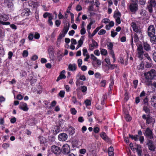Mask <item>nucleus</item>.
<instances>
[{
	"label": "nucleus",
	"mask_w": 156,
	"mask_h": 156,
	"mask_svg": "<svg viewBox=\"0 0 156 156\" xmlns=\"http://www.w3.org/2000/svg\"><path fill=\"white\" fill-rule=\"evenodd\" d=\"M142 117L144 119L146 120V123L147 124H149L153 121L154 122V119L149 115H146L144 114L142 115Z\"/></svg>",
	"instance_id": "nucleus-7"
},
{
	"label": "nucleus",
	"mask_w": 156,
	"mask_h": 156,
	"mask_svg": "<svg viewBox=\"0 0 156 156\" xmlns=\"http://www.w3.org/2000/svg\"><path fill=\"white\" fill-rule=\"evenodd\" d=\"M114 149L113 147H110L108 150V153L109 156H113L114 155L113 152Z\"/></svg>",
	"instance_id": "nucleus-21"
},
{
	"label": "nucleus",
	"mask_w": 156,
	"mask_h": 156,
	"mask_svg": "<svg viewBox=\"0 0 156 156\" xmlns=\"http://www.w3.org/2000/svg\"><path fill=\"white\" fill-rule=\"evenodd\" d=\"M65 34L63 33V32H62V33H61L58 36L57 39V42H60L62 38L65 37Z\"/></svg>",
	"instance_id": "nucleus-26"
},
{
	"label": "nucleus",
	"mask_w": 156,
	"mask_h": 156,
	"mask_svg": "<svg viewBox=\"0 0 156 156\" xmlns=\"http://www.w3.org/2000/svg\"><path fill=\"white\" fill-rule=\"evenodd\" d=\"M51 150L52 152L56 154H59L61 152L60 148L55 145H53L51 147Z\"/></svg>",
	"instance_id": "nucleus-6"
},
{
	"label": "nucleus",
	"mask_w": 156,
	"mask_h": 156,
	"mask_svg": "<svg viewBox=\"0 0 156 156\" xmlns=\"http://www.w3.org/2000/svg\"><path fill=\"white\" fill-rule=\"evenodd\" d=\"M101 137L104 140H109V138L106 135V134L104 132H102L100 134Z\"/></svg>",
	"instance_id": "nucleus-23"
},
{
	"label": "nucleus",
	"mask_w": 156,
	"mask_h": 156,
	"mask_svg": "<svg viewBox=\"0 0 156 156\" xmlns=\"http://www.w3.org/2000/svg\"><path fill=\"white\" fill-rule=\"evenodd\" d=\"M131 26L132 27L133 30L135 32L139 34H141V30L138 29L137 26H136V23L134 22H132L131 23Z\"/></svg>",
	"instance_id": "nucleus-8"
},
{
	"label": "nucleus",
	"mask_w": 156,
	"mask_h": 156,
	"mask_svg": "<svg viewBox=\"0 0 156 156\" xmlns=\"http://www.w3.org/2000/svg\"><path fill=\"white\" fill-rule=\"evenodd\" d=\"M153 59L156 62V52H154L153 54Z\"/></svg>",
	"instance_id": "nucleus-64"
},
{
	"label": "nucleus",
	"mask_w": 156,
	"mask_h": 156,
	"mask_svg": "<svg viewBox=\"0 0 156 156\" xmlns=\"http://www.w3.org/2000/svg\"><path fill=\"white\" fill-rule=\"evenodd\" d=\"M98 46V44L97 42L95 41L92 40V44L89 45V48L90 50H92L94 49V47H97Z\"/></svg>",
	"instance_id": "nucleus-17"
},
{
	"label": "nucleus",
	"mask_w": 156,
	"mask_h": 156,
	"mask_svg": "<svg viewBox=\"0 0 156 156\" xmlns=\"http://www.w3.org/2000/svg\"><path fill=\"white\" fill-rule=\"evenodd\" d=\"M19 108L25 111H27L28 110V108L27 106V104L24 102L20 103Z\"/></svg>",
	"instance_id": "nucleus-14"
},
{
	"label": "nucleus",
	"mask_w": 156,
	"mask_h": 156,
	"mask_svg": "<svg viewBox=\"0 0 156 156\" xmlns=\"http://www.w3.org/2000/svg\"><path fill=\"white\" fill-rule=\"evenodd\" d=\"M62 151L65 154H68L70 151L69 146L67 144L64 145L62 147Z\"/></svg>",
	"instance_id": "nucleus-9"
},
{
	"label": "nucleus",
	"mask_w": 156,
	"mask_h": 156,
	"mask_svg": "<svg viewBox=\"0 0 156 156\" xmlns=\"http://www.w3.org/2000/svg\"><path fill=\"white\" fill-rule=\"evenodd\" d=\"M72 100L74 104H76L77 105H79L80 106H81L82 105L80 102H79L77 100L76 97L75 96H73L72 97Z\"/></svg>",
	"instance_id": "nucleus-20"
},
{
	"label": "nucleus",
	"mask_w": 156,
	"mask_h": 156,
	"mask_svg": "<svg viewBox=\"0 0 156 156\" xmlns=\"http://www.w3.org/2000/svg\"><path fill=\"white\" fill-rule=\"evenodd\" d=\"M82 9L81 6L80 5H78L76 6V10L77 11H81Z\"/></svg>",
	"instance_id": "nucleus-56"
},
{
	"label": "nucleus",
	"mask_w": 156,
	"mask_h": 156,
	"mask_svg": "<svg viewBox=\"0 0 156 156\" xmlns=\"http://www.w3.org/2000/svg\"><path fill=\"white\" fill-rule=\"evenodd\" d=\"M68 138L67 135L65 133L60 134L58 136L59 140L61 141H64L67 140Z\"/></svg>",
	"instance_id": "nucleus-11"
},
{
	"label": "nucleus",
	"mask_w": 156,
	"mask_h": 156,
	"mask_svg": "<svg viewBox=\"0 0 156 156\" xmlns=\"http://www.w3.org/2000/svg\"><path fill=\"white\" fill-rule=\"evenodd\" d=\"M70 112L73 115L76 114V111L74 108H72L70 109Z\"/></svg>",
	"instance_id": "nucleus-41"
},
{
	"label": "nucleus",
	"mask_w": 156,
	"mask_h": 156,
	"mask_svg": "<svg viewBox=\"0 0 156 156\" xmlns=\"http://www.w3.org/2000/svg\"><path fill=\"white\" fill-rule=\"evenodd\" d=\"M134 41L135 42H137L139 40L138 36L137 35L135 34L134 35Z\"/></svg>",
	"instance_id": "nucleus-44"
},
{
	"label": "nucleus",
	"mask_w": 156,
	"mask_h": 156,
	"mask_svg": "<svg viewBox=\"0 0 156 156\" xmlns=\"http://www.w3.org/2000/svg\"><path fill=\"white\" fill-rule=\"evenodd\" d=\"M138 83V80H135L133 81V84L134 85V87L136 88L137 87V84Z\"/></svg>",
	"instance_id": "nucleus-57"
},
{
	"label": "nucleus",
	"mask_w": 156,
	"mask_h": 156,
	"mask_svg": "<svg viewBox=\"0 0 156 156\" xmlns=\"http://www.w3.org/2000/svg\"><path fill=\"white\" fill-rule=\"evenodd\" d=\"M4 5L8 8H12L13 7V4L11 0H4Z\"/></svg>",
	"instance_id": "nucleus-10"
},
{
	"label": "nucleus",
	"mask_w": 156,
	"mask_h": 156,
	"mask_svg": "<svg viewBox=\"0 0 156 156\" xmlns=\"http://www.w3.org/2000/svg\"><path fill=\"white\" fill-rule=\"evenodd\" d=\"M115 66V65L109 64L108 66V68L109 69H114Z\"/></svg>",
	"instance_id": "nucleus-52"
},
{
	"label": "nucleus",
	"mask_w": 156,
	"mask_h": 156,
	"mask_svg": "<svg viewBox=\"0 0 156 156\" xmlns=\"http://www.w3.org/2000/svg\"><path fill=\"white\" fill-rule=\"evenodd\" d=\"M143 47L144 50L147 51H148L151 49V47L150 45L147 42L144 43Z\"/></svg>",
	"instance_id": "nucleus-19"
},
{
	"label": "nucleus",
	"mask_w": 156,
	"mask_h": 156,
	"mask_svg": "<svg viewBox=\"0 0 156 156\" xmlns=\"http://www.w3.org/2000/svg\"><path fill=\"white\" fill-rule=\"evenodd\" d=\"M99 131V129L98 127H94V131L95 133H98Z\"/></svg>",
	"instance_id": "nucleus-62"
},
{
	"label": "nucleus",
	"mask_w": 156,
	"mask_h": 156,
	"mask_svg": "<svg viewBox=\"0 0 156 156\" xmlns=\"http://www.w3.org/2000/svg\"><path fill=\"white\" fill-rule=\"evenodd\" d=\"M145 57L147 58V59L149 61L151 62L152 60L150 56L147 53H146L144 54Z\"/></svg>",
	"instance_id": "nucleus-40"
},
{
	"label": "nucleus",
	"mask_w": 156,
	"mask_h": 156,
	"mask_svg": "<svg viewBox=\"0 0 156 156\" xmlns=\"http://www.w3.org/2000/svg\"><path fill=\"white\" fill-rule=\"evenodd\" d=\"M57 128L55 129V130H53V133L55 134H56L58 133L60 131V129L58 127H56Z\"/></svg>",
	"instance_id": "nucleus-39"
},
{
	"label": "nucleus",
	"mask_w": 156,
	"mask_h": 156,
	"mask_svg": "<svg viewBox=\"0 0 156 156\" xmlns=\"http://www.w3.org/2000/svg\"><path fill=\"white\" fill-rule=\"evenodd\" d=\"M78 66L79 67H81V65L82 63V60L81 59H79L77 61Z\"/></svg>",
	"instance_id": "nucleus-48"
},
{
	"label": "nucleus",
	"mask_w": 156,
	"mask_h": 156,
	"mask_svg": "<svg viewBox=\"0 0 156 156\" xmlns=\"http://www.w3.org/2000/svg\"><path fill=\"white\" fill-rule=\"evenodd\" d=\"M151 105L154 107H156V96H153L151 98Z\"/></svg>",
	"instance_id": "nucleus-18"
},
{
	"label": "nucleus",
	"mask_w": 156,
	"mask_h": 156,
	"mask_svg": "<svg viewBox=\"0 0 156 156\" xmlns=\"http://www.w3.org/2000/svg\"><path fill=\"white\" fill-rule=\"evenodd\" d=\"M107 46L108 49H109V50L112 49L113 45L112 42H108L107 44Z\"/></svg>",
	"instance_id": "nucleus-31"
},
{
	"label": "nucleus",
	"mask_w": 156,
	"mask_h": 156,
	"mask_svg": "<svg viewBox=\"0 0 156 156\" xmlns=\"http://www.w3.org/2000/svg\"><path fill=\"white\" fill-rule=\"evenodd\" d=\"M68 30L69 28L67 26L65 27L63 30V33L64 34H66L67 33Z\"/></svg>",
	"instance_id": "nucleus-43"
},
{
	"label": "nucleus",
	"mask_w": 156,
	"mask_h": 156,
	"mask_svg": "<svg viewBox=\"0 0 156 156\" xmlns=\"http://www.w3.org/2000/svg\"><path fill=\"white\" fill-rule=\"evenodd\" d=\"M144 106H147L148 105V99L147 97H146L144 100Z\"/></svg>",
	"instance_id": "nucleus-47"
},
{
	"label": "nucleus",
	"mask_w": 156,
	"mask_h": 156,
	"mask_svg": "<svg viewBox=\"0 0 156 156\" xmlns=\"http://www.w3.org/2000/svg\"><path fill=\"white\" fill-rule=\"evenodd\" d=\"M155 30L154 25L150 26L148 29V35L150 36H152L155 34Z\"/></svg>",
	"instance_id": "nucleus-5"
},
{
	"label": "nucleus",
	"mask_w": 156,
	"mask_h": 156,
	"mask_svg": "<svg viewBox=\"0 0 156 156\" xmlns=\"http://www.w3.org/2000/svg\"><path fill=\"white\" fill-rule=\"evenodd\" d=\"M83 85V82H80L79 80H77L76 83V86H79L80 84Z\"/></svg>",
	"instance_id": "nucleus-58"
},
{
	"label": "nucleus",
	"mask_w": 156,
	"mask_h": 156,
	"mask_svg": "<svg viewBox=\"0 0 156 156\" xmlns=\"http://www.w3.org/2000/svg\"><path fill=\"white\" fill-rule=\"evenodd\" d=\"M65 73V70H63L61 73L60 75L57 78L56 80L57 82L58 81L62 79H65L66 78V76L64 75V73Z\"/></svg>",
	"instance_id": "nucleus-16"
},
{
	"label": "nucleus",
	"mask_w": 156,
	"mask_h": 156,
	"mask_svg": "<svg viewBox=\"0 0 156 156\" xmlns=\"http://www.w3.org/2000/svg\"><path fill=\"white\" fill-rule=\"evenodd\" d=\"M77 68L76 65L75 64H70L68 66V69L69 71H75Z\"/></svg>",
	"instance_id": "nucleus-15"
},
{
	"label": "nucleus",
	"mask_w": 156,
	"mask_h": 156,
	"mask_svg": "<svg viewBox=\"0 0 156 156\" xmlns=\"http://www.w3.org/2000/svg\"><path fill=\"white\" fill-rule=\"evenodd\" d=\"M101 54L104 55H106L107 54V51L105 49H101Z\"/></svg>",
	"instance_id": "nucleus-34"
},
{
	"label": "nucleus",
	"mask_w": 156,
	"mask_h": 156,
	"mask_svg": "<svg viewBox=\"0 0 156 156\" xmlns=\"http://www.w3.org/2000/svg\"><path fill=\"white\" fill-rule=\"evenodd\" d=\"M121 16V14L119 11H115L113 16L114 18H116L118 17H120Z\"/></svg>",
	"instance_id": "nucleus-29"
},
{
	"label": "nucleus",
	"mask_w": 156,
	"mask_h": 156,
	"mask_svg": "<svg viewBox=\"0 0 156 156\" xmlns=\"http://www.w3.org/2000/svg\"><path fill=\"white\" fill-rule=\"evenodd\" d=\"M85 103L87 106H89L91 105L90 101L89 100L87 99L86 100Z\"/></svg>",
	"instance_id": "nucleus-53"
},
{
	"label": "nucleus",
	"mask_w": 156,
	"mask_h": 156,
	"mask_svg": "<svg viewBox=\"0 0 156 156\" xmlns=\"http://www.w3.org/2000/svg\"><path fill=\"white\" fill-rule=\"evenodd\" d=\"M78 145V141L76 140H74L72 143V146L73 147H77Z\"/></svg>",
	"instance_id": "nucleus-33"
},
{
	"label": "nucleus",
	"mask_w": 156,
	"mask_h": 156,
	"mask_svg": "<svg viewBox=\"0 0 156 156\" xmlns=\"http://www.w3.org/2000/svg\"><path fill=\"white\" fill-rule=\"evenodd\" d=\"M86 33V31L85 28H81V29L80 30V34L81 35H83L85 34Z\"/></svg>",
	"instance_id": "nucleus-51"
},
{
	"label": "nucleus",
	"mask_w": 156,
	"mask_h": 156,
	"mask_svg": "<svg viewBox=\"0 0 156 156\" xmlns=\"http://www.w3.org/2000/svg\"><path fill=\"white\" fill-rule=\"evenodd\" d=\"M151 37V41L153 44H156V35H153Z\"/></svg>",
	"instance_id": "nucleus-28"
},
{
	"label": "nucleus",
	"mask_w": 156,
	"mask_h": 156,
	"mask_svg": "<svg viewBox=\"0 0 156 156\" xmlns=\"http://www.w3.org/2000/svg\"><path fill=\"white\" fill-rule=\"evenodd\" d=\"M53 16L52 15H50L48 17V22L50 26H51L53 25V23L51 20L53 19Z\"/></svg>",
	"instance_id": "nucleus-30"
},
{
	"label": "nucleus",
	"mask_w": 156,
	"mask_h": 156,
	"mask_svg": "<svg viewBox=\"0 0 156 156\" xmlns=\"http://www.w3.org/2000/svg\"><path fill=\"white\" fill-rule=\"evenodd\" d=\"M28 55V52L27 50H24L22 54V55L23 57H27Z\"/></svg>",
	"instance_id": "nucleus-45"
},
{
	"label": "nucleus",
	"mask_w": 156,
	"mask_h": 156,
	"mask_svg": "<svg viewBox=\"0 0 156 156\" xmlns=\"http://www.w3.org/2000/svg\"><path fill=\"white\" fill-rule=\"evenodd\" d=\"M78 80H81L83 81H85L86 80V78L85 76L84 75H80L79 76V78Z\"/></svg>",
	"instance_id": "nucleus-36"
},
{
	"label": "nucleus",
	"mask_w": 156,
	"mask_h": 156,
	"mask_svg": "<svg viewBox=\"0 0 156 156\" xmlns=\"http://www.w3.org/2000/svg\"><path fill=\"white\" fill-rule=\"evenodd\" d=\"M147 106H144L143 107L144 110L147 113H149L150 112V110L147 107Z\"/></svg>",
	"instance_id": "nucleus-38"
},
{
	"label": "nucleus",
	"mask_w": 156,
	"mask_h": 156,
	"mask_svg": "<svg viewBox=\"0 0 156 156\" xmlns=\"http://www.w3.org/2000/svg\"><path fill=\"white\" fill-rule=\"evenodd\" d=\"M106 33V31L104 29H101L98 32V34L99 35H103Z\"/></svg>",
	"instance_id": "nucleus-42"
},
{
	"label": "nucleus",
	"mask_w": 156,
	"mask_h": 156,
	"mask_svg": "<svg viewBox=\"0 0 156 156\" xmlns=\"http://www.w3.org/2000/svg\"><path fill=\"white\" fill-rule=\"evenodd\" d=\"M156 5V1L155 0H149L147 2V8L150 13L153 11V8Z\"/></svg>",
	"instance_id": "nucleus-2"
},
{
	"label": "nucleus",
	"mask_w": 156,
	"mask_h": 156,
	"mask_svg": "<svg viewBox=\"0 0 156 156\" xmlns=\"http://www.w3.org/2000/svg\"><path fill=\"white\" fill-rule=\"evenodd\" d=\"M81 88V91L83 92H85L87 90V87L85 86H82Z\"/></svg>",
	"instance_id": "nucleus-50"
},
{
	"label": "nucleus",
	"mask_w": 156,
	"mask_h": 156,
	"mask_svg": "<svg viewBox=\"0 0 156 156\" xmlns=\"http://www.w3.org/2000/svg\"><path fill=\"white\" fill-rule=\"evenodd\" d=\"M88 10L89 11H94V5H91L90 6H89L88 8Z\"/></svg>",
	"instance_id": "nucleus-54"
},
{
	"label": "nucleus",
	"mask_w": 156,
	"mask_h": 156,
	"mask_svg": "<svg viewBox=\"0 0 156 156\" xmlns=\"http://www.w3.org/2000/svg\"><path fill=\"white\" fill-rule=\"evenodd\" d=\"M106 81L105 80H104L101 81V86L102 87H104L105 86Z\"/></svg>",
	"instance_id": "nucleus-63"
},
{
	"label": "nucleus",
	"mask_w": 156,
	"mask_h": 156,
	"mask_svg": "<svg viewBox=\"0 0 156 156\" xmlns=\"http://www.w3.org/2000/svg\"><path fill=\"white\" fill-rule=\"evenodd\" d=\"M125 117L126 121H130L132 119L131 118L130 116L128 114H126Z\"/></svg>",
	"instance_id": "nucleus-35"
},
{
	"label": "nucleus",
	"mask_w": 156,
	"mask_h": 156,
	"mask_svg": "<svg viewBox=\"0 0 156 156\" xmlns=\"http://www.w3.org/2000/svg\"><path fill=\"white\" fill-rule=\"evenodd\" d=\"M31 13V12L29 9L26 8L22 10V12L21 13L22 16H28Z\"/></svg>",
	"instance_id": "nucleus-13"
},
{
	"label": "nucleus",
	"mask_w": 156,
	"mask_h": 156,
	"mask_svg": "<svg viewBox=\"0 0 156 156\" xmlns=\"http://www.w3.org/2000/svg\"><path fill=\"white\" fill-rule=\"evenodd\" d=\"M148 149L152 152L155 151L156 146L153 141L150 140H148L147 144Z\"/></svg>",
	"instance_id": "nucleus-3"
},
{
	"label": "nucleus",
	"mask_w": 156,
	"mask_h": 156,
	"mask_svg": "<svg viewBox=\"0 0 156 156\" xmlns=\"http://www.w3.org/2000/svg\"><path fill=\"white\" fill-rule=\"evenodd\" d=\"M0 19L2 20H3L4 21H6L8 20L9 19V17L7 15L5 14H3L1 15Z\"/></svg>",
	"instance_id": "nucleus-22"
},
{
	"label": "nucleus",
	"mask_w": 156,
	"mask_h": 156,
	"mask_svg": "<svg viewBox=\"0 0 156 156\" xmlns=\"http://www.w3.org/2000/svg\"><path fill=\"white\" fill-rule=\"evenodd\" d=\"M144 68V65L143 62H142L137 66L138 70L143 69Z\"/></svg>",
	"instance_id": "nucleus-32"
},
{
	"label": "nucleus",
	"mask_w": 156,
	"mask_h": 156,
	"mask_svg": "<svg viewBox=\"0 0 156 156\" xmlns=\"http://www.w3.org/2000/svg\"><path fill=\"white\" fill-rule=\"evenodd\" d=\"M40 143L41 144H43L46 142V139L43 136H40L39 137Z\"/></svg>",
	"instance_id": "nucleus-27"
},
{
	"label": "nucleus",
	"mask_w": 156,
	"mask_h": 156,
	"mask_svg": "<svg viewBox=\"0 0 156 156\" xmlns=\"http://www.w3.org/2000/svg\"><path fill=\"white\" fill-rule=\"evenodd\" d=\"M69 133L70 135H73L75 132V129L73 127L70 126L68 129Z\"/></svg>",
	"instance_id": "nucleus-24"
},
{
	"label": "nucleus",
	"mask_w": 156,
	"mask_h": 156,
	"mask_svg": "<svg viewBox=\"0 0 156 156\" xmlns=\"http://www.w3.org/2000/svg\"><path fill=\"white\" fill-rule=\"evenodd\" d=\"M129 9L131 12L135 13L138 10L137 4H130Z\"/></svg>",
	"instance_id": "nucleus-12"
},
{
	"label": "nucleus",
	"mask_w": 156,
	"mask_h": 156,
	"mask_svg": "<svg viewBox=\"0 0 156 156\" xmlns=\"http://www.w3.org/2000/svg\"><path fill=\"white\" fill-rule=\"evenodd\" d=\"M138 53H144L143 46L141 44H139L137 48Z\"/></svg>",
	"instance_id": "nucleus-25"
},
{
	"label": "nucleus",
	"mask_w": 156,
	"mask_h": 156,
	"mask_svg": "<svg viewBox=\"0 0 156 156\" xmlns=\"http://www.w3.org/2000/svg\"><path fill=\"white\" fill-rule=\"evenodd\" d=\"M144 53H138V57L141 60L143 58V54Z\"/></svg>",
	"instance_id": "nucleus-49"
},
{
	"label": "nucleus",
	"mask_w": 156,
	"mask_h": 156,
	"mask_svg": "<svg viewBox=\"0 0 156 156\" xmlns=\"http://www.w3.org/2000/svg\"><path fill=\"white\" fill-rule=\"evenodd\" d=\"M144 76L147 82H151L156 77V72L154 69H152L150 71L144 73Z\"/></svg>",
	"instance_id": "nucleus-1"
},
{
	"label": "nucleus",
	"mask_w": 156,
	"mask_h": 156,
	"mask_svg": "<svg viewBox=\"0 0 156 156\" xmlns=\"http://www.w3.org/2000/svg\"><path fill=\"white\" fill-rule=\"evenodd\" d=\"M9 146L8 144L5 143L3 144L2 146L4 148L6 149L9 147Z\"/></svg>",
	"instance_id": "nucleus-55"
},
{
	"label": "nucleus",
	"mask_w": 156,
	"mask_h": 156,
	"mask_svg": "<svg viewBox=\"0 0 156 156\" xmlns=\"http://www.w3.org/2000/svg\"><path fill=\"white\" fill-rule=\"evenodd\" d=\"M90 58L94 61H96L97 59V58L93 54H91Z\"/></svg>",
	"instance_id": "nucleus-61"
},
{
	"label": "nucleus",
	"mask_w": 156,
	"mask_h": 156,
	"mask_svg": "<svg viewBox=\"0 0 156 156\" xmlns=\"http://www.w3.org/2000/svg\"><path fill=\"white\" fill-rule=\"evenodd\" d=\"M111 36L113 37H114L117 34V33L116 32H114L113 31H112L111 32Z\"/></svg>",
	"instance_id": "nucleus-59"
},
{
	"label": "nucleus",
	"mask_w": 156,
	"mask_h": 156,
	"mask_svg": "<svg viewBox=\"0 0 156 156\" xmlns=\"http://www.w3.org/2000/svg\"><path fill=\"white\" fill-rule=\"evenodd\" d=\"M145 135L147 138L151 139L153 138V133L149 128H147L145 131Z\"/></svg>",
	"instance_id": "nucleus-4"
},
{
	"label": "nucleus",
	"mask_w": 156,
	"mask_h": 156,
	"mask_svg": "<svg viewBox=\"0 0 156 156\" xmlns=\"http://www.w3.org/2000/svg\"><path fill=\"white\" fill-rule=\"evenodd\" d=\"M96 33L94 31L92 34H91L90 31V34H88V37L91 39V38Z\"/></svg>",
	"instance_id": "nucleus-46"
},
{
	"label": "nucleus",
	"mask_w": 156,
	"mask_h": 156,
	"mask_svg": "<svg viewBox=\"0 0 156 156\" xmlns=\"http://www.w3.org/2000/svg\"><path fill=\"white\" fill-rule=\"evenodd\" d=\"M34 37V35L33 34H29L28 38L30 40H32Z\"/></svg>",
	"instance_id": "nucleus-60"
},
{
	"label": "nucleus",
	"mask_w": 156,
	"mask_h": 156,
	"mask_svg": "<svg viewBox=\"0 0 156 156\" xmlns=\"http://www.w3.org/2000/svg\"><path fill=\"white\" fill-rule=\"evenodd\" d=\"M65 92L64 90H61L58 94V95L61 97L63 98L64 97Z\"/></svg>",
	"instance_id": "nucleus-37"
}]
</instances>
